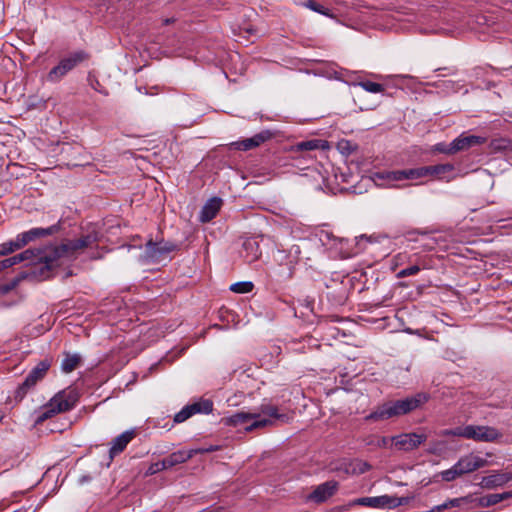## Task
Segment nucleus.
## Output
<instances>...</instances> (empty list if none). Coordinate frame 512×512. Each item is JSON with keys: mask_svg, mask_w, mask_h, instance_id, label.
<instances>
[{"mask_svg": "<svg viewBox=\"0 0 512 512\" xmlns=\"http://www.w3.org/2000/svg\"><path fill=\"white\" fill-rule=\"evenodd\" d=\"M485 142V139L476 135H465L461 134L459 137L454 139L450 144L447 152L457 153L459 151H465L473 146L480 145Z\"/></svg>", "mask_w": 512, "mask_h": 512, "instance_id": "dca6fc26", "label": "nucleus"}, {"mask_svg": "<svg viewBox=\"0 0 512 512\" xmlns=\"http://www.w3.org/2000/svg\"><path fill=\"white\" fill-rule=\"evenodd\" d=\"M253 287H254V285L252 282L242 281V282H237V283L232 284L230 286V290L235 293L244 294V293L251 292Z\"/></svg>", "mask_w": 512, "mask_h": 512, "instance_id": "2f4dec72", "label": "nucleus"}, {"mask_svg": "<svg viewBox=\"0 0 512 512\" xmlns=\"http://www.w3.org/2000/svg\"><path fill=\"white\" fill-rule=\"evenodd\" d=\"M167 467L164 465V460L158 461L156 463H152L148 468L147 473L150 475L156 474L160 471L166 470Z\"/></svg>", "mask_w": 512, "mask_h": 512, "instance_id": "4c0bfd02", "label": "nucleus"}, {"mask_svg": "<svg viewBox=\"0 0 512 512\" xmlns=\"http://www.w3.org/2000/svg\"><path fill=\"white\" fill-rule=\"evenodd\" d=\"M443 481L451 482L454 481L456 478L461 477L460 472L456 468V465L454 464L451 468L441 471L439 473Z\"/></svg>", "mask_w": 512, "mask_h": 512, "instance_id": "72a5a7b5", "label": "nucleus"}, {"mask_svg": "<svg viewBox=\"0 0 512 512\" xmlns=\"http://www.w3.org/2000/svg\"><path fill=\"white\" fill-rule=\"evenodd\" d=\"M358 85L370 93H380L384 91V86L382 84L372 81L359 82Z\"/></svg>", "mask_w": 512, "mask_h": 512, "instance_id": "473e14b6", "label": "nucleus"}, {"mask_svg": "<svg viewBox=\"0 0 512 512\" xmlns=\"http://www.w3.org/2000/svg\"><path fill=\"white\" fill-rule=\"evenodd\" d=\"M420 271V267L418 265H412L405 269L400 270L397 274V278H405L408 276L416 275Z\"/></svg>", "mask_w": 512, "mask_h": 512, "instance_id": "e433bc0d", "label": "nucleus"}, {"mask_svg": "<svg viewBox=\"0 0 512 512\" xmlns=\"http://www.w3.org/2000/svg\"><path fill=\"white\" fill-rule=\"evenodd\" d=\"M418 169L422 170L421 178H423L428 175H441L446 172H450L453 170V166L451 164H439L433 166L418 167Z\"/></svg>", "mask_w": 512, "mask_h": 512, "instance_id": "c85d7f7f", "label": "nucleus"}, {"mask_svg": "<svg viewBox=\"0 0 512 512\" xmlns=\"http://www.w3.org/2000/svg\"><path fill=\"white\" fill-rule=\"evenodd\" d=\"M23 247L21 239L19 235H17L15 239L0 244V256L8 255Z\"/></svg>", "mask_w": 512, "mask_h": 512, "instance_id": "c756f323", "label": "nucleus"}, {"mask_svg": "<svg viewBox=\"0 0 512 512\" xmlns=\"http://www.w3.org/2000/svg\"><path fill=\"white\" fill-rule=\"evenodd\" d=\"M261 413L265 416V419L272 420V425L275 421H281L286 423L289 421V416L285 413H279V410L274 405L263 404L261 405Z\"/></svg>", "mask_w": 512, "mask_h": 512, "instance_id": "393cba45", "label": "nucleus"}, {"mask_svg": "<svg viewBox=\"0 0 512 512\" xmlns=\"http://www.w3.org/2000/svg\"><path fill=\"white\" fill-rule=\"evenodd\" d=\"M421 173L418 168L394 170L387 172L386 178L391 181L415 180L421 178Z\"/></svg>", "mask_w": 512, "mask_h": 512, "instance_id": "5701e85b", "label": "nucleus"}, {"mask_svg": "<svg viewBox=\"0 0 512 512\" xmlns=\"http://www.w3.org/2000/svg\"><path fill=\"white\" fill-rule=\"evenodd\" d=\"M327 148H329V144L326 140L310 139L295 143L291 146L290 152L293 154L305 153L303 157L307 159V152L314 150H324Z\"/></svg>", "mask_w": 512, "mask_h": 512, "instance_id": "a211bd4d", "label": "nucleus"}, {"mask_svg": "<svg viewBox=\"0 0 512 512\" xmlns=\"http://www.w3.org/2000/svg\"><path fill=\"white\" fill-rule=\"evenodd\" d=\"M98 242V234L91 232L81 236L79 239L67 240L60 245L43 246L46 256L45 265L41 268L39 276L47 279L51 272L62 264L63 259L74 260L78 253Z\"/></svg>", "mask_w": 512, "mask_h": 512, "instance_id": "f257e3e1", "label": "nucleus"}, {"mask_svg": "<svg viewBox=\"0 0 512 512\" xmlns=\"http://www.w3.org/2000/svg\"><path fill=\"white\" fill-rule=\"evenodd\" d=\"M435 240L434 239H430V241L426 244L423 245L424 249H427V250H432L434 248V245H435Z\"/></svg>", "mask_w": 512, "mask_h": 512, "instance_id": "c03bdc74", "label": "nucleus"}, {"mask_svg": "<svg viewBox=\"0 0 512 512\" xmlns=\"http://www.w3.org/2000/svg\"><path fill=\"white\" fill-rule=\"evenodd\" d=\"M429 400L426 393H417L414 396L396 401H388L378 406L374 411L366 416L369 421H383L393 417L402 416L417 409Z\"/></svg>", "mask_w": 512, "mask_h": 512, "instance_id": "f03ea898", "label": "nucleus"}, {"mask_svg": "<svg viewBox=\"0 0 512 512\" xmlns=\"http://www.w3.org/2000/svg\"><path fill=\"white\" fill-rule=\"evenodd\" d=\"M389 442H392L391 441V438H387V437H381L378 441H377V446L378 447H387L388 443Z\"/></svg>", "mask_w": 512, "mask_h": 512, "instance_id": "79ce46f5", "label": "nucleus"}, {"mask_svg": "<svg viewBox=\"0 0 512 512\" xmlns=\"http://www.w3.org/2000/svg\"><path fill=\"white\" fill-rule=\"evenodd\" d=\"M178 249V246L170 241L153 242L148 241L145 245V257L150 261L156 262L163 259L169 253Z\"/></svg>", "mask_w": 512, "mask_h": 512, "instance_id": "9d476101", "label": "nucleus"}, {"mask_svg": "<svg viewBox=\"0 0 512 512\" xmlns=\"http://www.w3.org/2000/svg\"><path fill=\"white\" fill-rule=\"evenodd\" d=\"M82 362V357L78 353H64V358L61 363V369L64 373H71L74 371Z\"/></svg>", "mask_w": 512, "mask_h": 512, "instance_id": "a878e982", "label": "nucleus"}, {"mask_svg": "<svg viewBox=\"0 0 512 512\" xmlns=\"http://www.w3.org/2000/svg\"><path fill=\"white\" fill-rule=\"evenodd\" d=\"M192 415L210 414L213 411V402L210 399L201 398L198 401L188 404Z\"/></svg>", "mask_w": 512, "mask_h": 512, "instance_id": "bb28decb", "label": "nucleus"}, {"mask_svg": "<svg viewBox=\"0 0 512 512\" xmlns=\"http://www.w3.org/2000/svg\"><path fill=\"white\" fill-rule=\"evenodd\" d=\"M339 484L335 480L326 481L315 487L309 494L308 500L314 503H323L331 498L338 490Z\"/></svg>", "mask_w": 512, "mask_h": 512, "instance_id": "f8f14e48", "label": "nucleus"}, {"mask_svg": "<svg viewBox=\"0 0 512 512\" xmlns=\"http://www.w3.org/2000/svg\"><path fill=\"white\" fill-rule=\"evenodd\" d=\"M509 498H512V491L489 494L480 498V505L483 507H489Z\"/></svg>", "mask_w": 512, "mask_h": 512, "instance_id": "cd10ccee", "label": "nucleus"}, {"mask_svg": "<svg viewBox=\"0 0 512 512\" xmlns=\"http://www.w3.org/2000/svg\"><path fill=\"white\" fill-rule=\"evenodd\" d=\"M300 247L293 245L289 250H277L274 259L277 262L279 269L277 275L286 280L291 279L294 273L295 265L299 260Z\"/></svg>", "mask_w": 512, "mask_h": 512, "instance_id": "6e6552de", "label": "nucleus"}, {"mask_svg": "<svg viewBox=\"0 0 512 512\" xmlns=\"http://www.w3.org/2000/svg\"><path fill=\"white\" fill-rule=\"evenodd\" d=\"M273 137V133L269 130H263L250 138L239 140L231 143V146L240 151H248L250 149L260 146L262 143Z\"/></svg>", "mask_w": 512, "mask_h": 512, "instance_id": "2eb2a0df", "label": "nucleus"}, {"mask_svg": "<svg viewBox=\"0 0 512 512\" xmlns=\"http://www.w3.org/2000/svg\"><path fill=\"white\" fill-rule=\"evenodd\" d=\"M175 22L174 18H166L163 20V25H169Z\"/></svg>", "mask_w": 512, "mask_h": 512, "instance_id": "a18cd8bd", "label": "nucleus"}, {"mask_svg": "<svg viewBox=\"0 0 512 512\" xmlns=\"http://www.w3.org/2000/svg\"><path fill=\"white\" fill-rule=\"evenodd\" d=\"M61 229V224H60V221L54 225H51L50 227H47V228H41V227H37V228H32L28 231H25V232H22L19 235L20 239H21V242L23 244V246H26L27 244H29L30 242H33L35 241L36 239H39V238H44V237H47V236H51L57 232H59V230Z\"/></svg>", "mask_w": 512, "mask_h": 512, "instance_id": "4468645a", "label": "nucleus"}, {"mask_svg": "<svg viewBox=\"0 0 512 512\" xmlns=\"http://www.w3.org/2000/svg\"><path fill=\"white\" fill-rule=\"evenodd\" d=\"M512 482V471H493L490 475L481 479L480 486L486 489H495Z\"/></svg>", "mask_w": 512, "mask_h": 512, "instance_id": "f3484780", "label": "nucleus"}, {"mask_svg": "<svg viewBox=\"0 0 512 512\" xmlns=\"http://www.w3.org/2000/svg\"><path fill=\"white\" fill-rule=\"evenodd\" d=\"M226 424L234 427L244 426L246 431H252L272 425V420L261 418L257 413L237 412L226 418Z\"/></svg>", "mask_w": 512, "mask_h": 512, "instance_id": "1a4fd4ad", "label": "nucleus"}, {"mask_svg": "<svg viewBox=\"0 0 512 512\" xmlns=\"http://www.w3.org/2000/svg\"><path fill=\"white\" fill-rule=\"evenodd\" d=\"M390 495H381L375 497H362L355 500V504L377 509H390Z\"/></svg>", "mask_w": 512, "mask_h": 512, "instance_id": "4be33fe9", "label": "nucleus"}, {"mask_svg": "<svg viewBox=\"0 0 512 512\" xmlns=\"http://www.w3.org/2000/svg\"><path fill=\"white\" fill-rule=\"evenodd\" d=\"M426 435L417 433H403L391 438L393 445L402 451H412L426 441Z\"/></svg>", "mask_w": 512, "mask_h": 512, "instance_id": "9b49d317", "label": "nucleus"}, {"mask_svg": "<svg viewBox=\"0 0 512 512\" xmlns=\"http://www.w3.org/2000/svg\"><path fill=\"white\" fill-rule=\"evenodd\" d=\"M87 80L92 89H94L95 91H98L100 93L107 94L106 91L101 89V84L98 81V79L95 76H93L91 73H89Z\"/></svg>", "mask_w": 512, "mask_h": 512, "instance_id": "58836bf2", "label": "nucleus"}, {"mask_svg": "<svg viewBox=\"0 0 512 512\" xmlns=\"http://www.w3.org/2000/svg\"><path fill=\"white\" fill-rule=\"evenodd\" d=\"M44 256H46V254H45V250H44L43 246L37 247V248L26 249L25 251H23L17 255L11 256L4 260H1L0 261V271L8 269V268H10L16 264H19L21 262H25L27 266H34L35 268L37 266H39L38 272H36V270L33 269L31 271V273L34 274L36 277L42 279L39 276V273H40L41 268L45 265Z\"/></svg>", "mask_w": 512, "mask_h": 512, "instance_id": "20e7f679", "label": "nucleus"}, {"mask_svg": "<svg viewBox=\"0 0 512 512\" xmlns=\"http://www.w3.org/2000/svg\"><path fill=\"white\" fill-rule=\"evenodd\" d=\"M413 499L412 496H405V497H397V496H391L390 495V509L406 505Z\"/></svg>", "mask_w": 512, "mask_h": 512, "instance_id": "c9c22d12", "label": "nucleus"}, {"mask_svg": "<svg viewBox=\"0 0 512 512\" xmlns=\"http://www.w3.org/2000/svg\"><path fill=\"white\" fill-rule=\"evenodd\" d=\"M191 410L188 405L184 406L178 413L174 416L175 423H182L192 417Z\"/></svg>", "mask_w": 512, "mask_h": 512, "instance_id": "f704fd0d", "label": "nucleus"}, {"mask_svg": "<svg viewBox=\"0 0 512 512\" xmlns=\"http://www.w3.org/2000/svg\"><path fill=\"white\" fill-rule=\"evenodd\" d=\"M339 147L343 152H347L348 154L352 153L356 148V146H352L349 141L341 142Z\"/></svg>", "mask_w": 512, "mask_h": 512, "instance_id": "a19ab883", "label": "nucleus"}, {"mask_svg": "<svg viewBox=\"0 0 512 512\" xmlns=\"http://www.w3.org/2000/svg\"><path fill=\"white\" fill-rule=\"evenodd\" d=\"M78 400L79 394L74 389H65L58 392L36 413L35 425H41L58 413L72 410Z\"/></svg>", "mask_w": 512, "mask_h": 512, "instance_id": "7ed1b4c3", "label": "nucleus"}, {"mask_svg": "<svg viewBox=\"0 0 512 512\" xmlns=\"http://www.w3.org/2000/svg\"><path fill=\"white\" fill-rule=\"evenodd\" d=\"M241 257L246 263H253L261 256L259 242L255 238H248L242 244Z\"/></svg>", "mask_w": 512, "mask_h": 512, "instance_id": "aec40b11", "label": "nucleus"}, {"mask_svg": "<svg viewBox=\"0 0 512 512\" xmlns=\"http://www.w3.org/2000/svg\"><path fill=\"white\" fill-rule=\"evenodd\" d=\"M487 460L473 453L462 456L456 463V468L461 476L474 472L487 465Z\"/></svg>", "mask_w": 512, "mask_h": 512, "instance_id": "ddd939ff", "label": "nucleus"}, {"mask_svg": "<svg viewBox=\"0 0 512 512\" xmlns=\"http://www.w3.org/2000/svg\"><path fill=\"white\" fill-rule=\"evenodd\" d=\"M416 232L420 235H426L428 233L427 231H421V230H417Z\"/></svg>", "mask_w": 512, "mask_h": 512, "instance_id": "09e8293b", "label": "nucleus"}, {"mask_svg": "<svg viewBox=\"0 0 512 512\" xmlns=\"http://www.w3.org/2000/svg\"><path fill=\"white\" fill-rule=\"evenodd\" d=\"M300 5L321 15L330 18L334 17V15L330 12L328 8H325L323 5L315 2L314 0H305L304 2H301Z\"/></svg>", "mask_w": 512, "mask_h": 512, "instance_id": "7c9ffc66", "label": "nucleus"}, {"mask_svg": "<svg viewBox=\"0 0 512 512\" xmlns=\"http://www.w3.org/2000/svg\"><path fill=\"white\" fill-rule=\"evenodd\" d=\"M51 366V361L44 359L40 361L26 376L25 380L16 388L14 399L19 402L26 394L42 380Z\"/></svg>", "mask_w": 512, "mask_h": 512, "instance_id": "0eeeda50", "label": "nucleus"}, {"mask_svg": "<svg viewBox=\"0 0 512 512\" xmlns=\"http://www.w3.org/2000/svg\"><path fill=\"white\" fill-rule=\"evenodd\" d=\"M449 147V145H445V144H437V150L442 152V153H445V154H451L450 152H447L445 150H447Z\"/></svg>", "mask_w": 512, "mask_h": 512, "instance_id": "37998d69", "label": "nucleus"}, {"mask_svg": "<svg viewBox=\"0 0 512 512\" xmlns=\"http://www.w3.org/2000/svg\"><path fill=\"white\" fill-rule=\"evenodd\" d=\"M446 434L481 442H493L502 436L496 428L482 425L456 427Z\"/></svg>", "mask_w": 512, "mask_h": 512, "instance_id": "39448f33", "label": "nucleus"}, {"mask_svg": "<svg viewBox=\"0 0 512 512\" xmlns=\"http://www.w3.org/2000/svg\"><path fill=\"white\" fill-rule=\"evenodd\" d=\"M222 205V199L219 197H213L209 199L202 207L199 219L202 223L211 221L216 217Z\"/></svg>", "mask_w": 512, "mask_h": 512, "instance_id": "412c9836", "label": "nucleus"}, {"mask_svg": "<svg viewBox=\"0 0 512 512\" xmlns=\"http://www.w3.org/2000/svg\"><path fill=\"white\" fill-rule=\"evenodd\" d=\"M89 58V54L84 50H78L63 57L59 63L54 66L47 74V81L57 83L63 79L70 71Z\"/></svg>", "mask_w": 512, "mask_h": 512, "instance_id": "423d86ee", "label": "nucleus"}, {"mask_svg": "<svg viewBox=\"0 0 512 512\" xmlns=\"http://www.w3.org/2000/svg\"><path fill=\"white\" fill-rule=\"evenodd\" d=\"M136 436L135 430H127L122 434L118 435L111 441V446L109 449V457L113 459L115 456L122 453L127 445L134 439Z\"/></svg>", "mask_w": 512, "mask_h": 512, "instance_id": "6ab92c4d", "label": "nucleus"}, {"mask_svg": "<svg viewBox=\"0 0 512 512\" xmlns=\"http://www.w3.org/2000/svg\"><path fill=\"white\" fill-rule=\"evenodd\" d=\"M443 87H445L447 89V91H452V92H458L459 89L461 87H463V85H461L460 83L458 82H454V81H451V80H447V81H443Z\"/></svg>", "mask_w": 512, "mask_h": 512, "instance_id": "ea45409f", "label": "nucleus"}, {"mask_svg": "<svg viewBox=\"0 0 512 512\" xmlns=\"http://www.w3.org/2000/svg\"><path fill=\"white\" fill-rule=\"evenodd\" d=\"M194 452L193 451H185V450H179L176 452L171 453L169 456L164 458V465H166L167 469L172 468L173 466H176L178 464L185 463L189 459L193 457Z\"/></svg>", "mask_w": 512, "mask_h": 512, "instance_id": "b1692460", "label": "nucleus"}, {"mask_svg": "<svg viewBox=\"0 0 512 512\" xmlns=\"http://www.w3.org/2000/svg\"><path fill=\"white\" fill-rule=\"evenodd\" d=\"M221 510V508H218V509H211V508H206V509H203L199 512H219Z\"/></svg>", "mask_w": 512, "mask_h": 512, "instance_id": "49530a36", "label": "nucleus"}, {"mask_svg": "<svg viewBox=\"0 0 512 512\" xmlns=\"http://www.w3.org/2000/svg\"><path fill=\"white\" fill-rule=\"evenodd\" d=\"M90 479H91V477H90V476H83V477H81V479H80V483L87 482V481H89Z\"/></svg>", "mask_w": 512, "mask_h": 512, "instance_id": "de8ad7c7", "label": "nucleus"}]
</instances>
